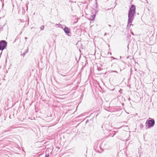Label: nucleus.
I'll return each mask as SVG.
<instances>
[{"instance_id":"12","label":"nucleus","mask_w":157,"mask_h":157,"mask_svg":"<svg viewBox=\"0 0 157 157\" xmlns=\"http://www.w3.org/2000/svg\"><path fill=\"white\" fill-rule=\"evenodd\" d=\"M113 132L114 133L113 134V136H112V137H113V136H114V135H115L116 133V132H115V131H113Z\"/></svg>"},{"instance_id":"17","label":"nucleus","mask_w":157,"mask_h":157,"mask_svg":"<svg viewBox=\"0 0 157 157\" xmlns=\"http://www.w3.org/2000/svg\"><path fill=\"white\" fill-rule=\"evenodd\" d=\"M112 72H116V73H117V71H112Z\"/></svg>"},{"instance_id":"18","label":"nucleus","mask_w":157,"mask_h":157,"mask_svg":"<svg viewBox=\"0 0 157 157\" xmlns=\"http://www.w3.org/2000/svg\"><path fill=\"white\" fill-rule=\"evenodd\" d=\"M110 54V55H112V53L111 52L109 53V52H108V54Z\"/></svg>"},{"instance_id":"26","label":"nucleus","mask_w":157,"mask_h":157,"mask_svg":"<svg viewBox=\"0 0 157 157\" xmlns=\"http://www.w3.org/2000/svg\"><path fill=\"white\" fill-rule=\"evenodd\" d=\"M96 4H97V2H96Z\"/></svg>"},{"instance_id":"4","label":"nucleus","mask_w":157,"mask_h":157,"mask_svg":"<svg viewBox=\"0 0 157 157\" xmlns=\"http://www.w3.org/2000/svg\"><path fill=\"white\" fill-rule=\"evenodd\" d=\"M134 19L128 18V20L127 25L126 27V29H128L131 27V25H133L132 24V23L133 20Z\"/></svg>"},{"instance_id":"24","label":"nucleus","mask_w":157,"mask_h":157,"mask_svg":"<svg viewBox=\"0 0 157 157\" xmlns=\"http://www.w3.org/2000/svg\"><path fill=\"white\" fill-rule=\"evenodd\" d=\"M110 134V135H112V134H111L110 133V134Z\"/></svg>"},{"instance_id":"15","label":"nucleus","mask_w":157,"mask_h":157,"mask_svg":"<svg viewBox=\"0 0 157 157\" xmlns=\"http://www.w3.org/2000/svg\"><path fill=\"white\" fill-rule=\"evenodd\" d=\"M110 58H112V59H116L115 58H114V57H113V56H111V57H110Z\"/></svg>"},{"instance_id":"6","label":"nucleus","mask_w":157,"mask_h":157,"mask_svg":"<svg viewBox=\"0 0 157 157\" xmlns=\"http://www.w3.org/2000/svg\"><path fill=\"white\" fill-rule=\"evenodd\" d=\"M95 16H96V14H93L92 15H91V18H92V19H91V20H94L95 17Z\"/></svg>"},{"instance_id":"20","label":"nucleus","mask_w":157,"mask_h":157,"mask_svg":"<svg viewBox=\"0 0 157 157\" xmlns=\"http://www.w3.org/2000/svg\"><path fill=\"white\" fill-rule=\"evenodd\" d=\"M98 12V11H97V10H96L95 11V13H96Z\"/></svg>"},{"instance_id":"21","label":"nucleus","mask_w":157,"mask_h":157,"mask_svg":"<svg viewBox=\"0 0 157 157\" xmlns=\"http://www.w3.org/2000/svg\"><path fill=\"white\" fill-rule=\"evenodd\" d=\"M27 39V37H25V39Z\"/></svg>"},{"instance_id":"2","label":"nucleus","mask_w":157,"mask_h":157,"mask_svg":"<svg viewBox=\"0 0 157 157\" xmlns=\"http://www.w3.org/2000/svg\"><path fill=\"white\" fill-rule=\"evenodd\" d=\"M145 124L146 125V128H150L153 127L155 125V120L153 118H149L147 120Z\"/></svg>"},{"instance_id":"1","label":"nucleus","mask_w":157,"mask_h":157,"mask_svg":"<svg viewBox=\"0 0 157 157\" xmlns=\"http://www.w3.org/2000/svg\"><path fill=\"white\" fill-rule=\"evenodd\" d=\"M136 7L135 5L132 4L129 7L128 11V17L134 19L136 13Z\"/></svg>"},{"instance_id":"7","label":"nucleus","mask_w":157,"mask_h":157,"mask_svg":"<svg viewBox=\"0 0 157 157\" xmlns=\"http://www.w3.org/2000/svg\"><path fill=\"white\" fill-rule=\"evenodd\" d=\"M139 127L140 129H142L144 127L143 124H142V123L140 124Z\"/></svg>"},{"instance_id":"3","label":"nucleus","mask_w":157,"mask_h":157,"mask_svg":"<svg viewBox=\"0 0 157 157\" xmlns=\"http://www.w3.org/2000/svg\"><path fill=\"white\" fill-rule=\"evenodd\" d=\"M7 42L5 40L0 41V50H3L6 49L7 46Z\"/></svg>"},{"instance_id":"23","label":"nucleus","mask_w":157,"mask_h":157,"mask_svg":"<svg viewBox=\"0 0 157 157\" xmlns=\"http://www.w3.org/2000/svg\"><path fill=\"white\" fill-rule=\"evenodd\" d=\"M128 100H130V98L128 99Z\"/></svg>"},{"instance_id":"8","label":"nucleus","mask_w":157,"mask_h":157,"mask_svg":"<svg viewBox=\"0 0 157 157\" xmlns=\"http://www.w3.org/2000/svg\"><path fill=\"white\" fill-rule=\"evenodd\" d=\"M58 27L61 28L63 29L64 28H63V25H62L61 24H59V26H58Z\"/></svg>"},{"instance_id":"9","label":"nucleus","mask_w":157,"mask_h":157,"mask_svg":"<svg viewBox=\"0 0 157 157\" xmlns=\"http://www.w3.org/2000/svg\"><path fill=\"white\" fill-rule=\"evenodd\" d=\"M44 25H42V26H41L40 28L41 30H43L44 29Z\"/></svg>"},{"instance_id":"10","label":"nucleus","mask_w":157,"mask_h":157,"mask_svg":"<svg viewBox=\"0 0 157 157\" xmlns=\"http://www.w3.org/2000/svg\"><path fill=\"white\" fill-rule=\"evenodd\" d=\"M27 52H24L22 54H21V56H23L25 55V54L27 53Z\"/></svg>"},{"instance_id":"5","label":"nucleus","mask_w":157,"mask_h":157,"mask_svg":"<svg viewBox=\"0 0 157 157\" xmlns=\"http://www.w3.org/2000/svg\"><path fill=\"white\" fill-rule=\"evenodd\" d=\"M63 30L66 35L68 36H70L69 34L70 33L71 29L69 28L64 26V28L63 29Z\"/></svg>"},{"instance_id":"27","label":"nucleus","mask_w":157,"mask_h":157,"mask_svg":"<svg viewBox=\"0 0 157 157\" xmlns=\"http://www.w3.org/2000/svg\"><path fill=\"white\" fill-rule=\"evenodd\" d=\"M108 47H109V45H108Z\"/></svg>"},{"instance_id":"16","label":"nucleus","mask_w":157,"mask_h":157,"mask_svg":"<svg viewBox=\"0 0 157 157\" xmlns=\"http://www.w3.org/2000/svg\"><path fill=\"white\" fill-rule=\"evenodd\" d=\"M59 24H56V25H55L56 26H59Z\"/></svg>"},{"instance_id":"25","label":"nucleus","mask_w":157,"mask_h":157,"mask_svg":"<svg viewBox=\"0 0 157 157\" xmlns=\"http://www.w3.org/2000/svg\"><path fill=\"white\" fill-rule=\"evenodd\" d=\"M50 117H52V115H51L50 116Z\"/></svg>"},{"instance_id":"13","label":"nucleus","mask_w":157,"mask_h":157,"mask_svg":"<svg viewBox=\"0 0 157 157\" xmlns=\"http://www.w3.org/2000/svg\"><path fill=\"white\" fill-rule=\"evenodd\" d=\"M130 32H131V34L132 35H134L133 33V32H132L131 29L130 30Z\"/></svg>"},{"instance_id":"14","label":"nucleus","mask_w":157,"mask_h":157,"mask_svg":"<svg viewBox=\"0 0 157 157\" xmlns=\"http://www.w3.org/2000/svg\"><path fill=\"white\" fill-rule=\"evenodd\" d=\"M62 76H64V77H65V76H67V75H63V74H60Z\"/></svg>"},{"instance_id":"19","label":"nucleus","mask_w":157,"mask_h":157,"mask_svg":"<svg viewBox=\"0 0 157 157\" xmlns=\"http://www.w3.org/2000/svg\"><path fill=\"white\" fill-rule=\"evenodd\" d=\"M109 25V27H111V25Z\"/></svg>"},{"instance_id":"11","label":"nucleus","mask_w":157,"mask_h":157,"mask_svg":"<svg viewBox=\"0 0 157 157\" xmlns=\"http://www.w3.org/2000/svg\"><path fill=\"white\" fill-rule=\"evenodd\" d=\"M49 156V153L46 154L45 155V157H48Z\"/></svg>"},{"instance_id":"22","label":"nucleus","mask_w":157,"mask_h":157,"mask_svg":"<svg viewBox=\"0 0 157 157\" xmlns=\"http://www.w3.org/2000/svg\"><path fill=\"white\" fill-rule=\"evenodd\" d=\"M106 34V33H105V34H104V36H105Z\"/></svg>"}]
</instances>
